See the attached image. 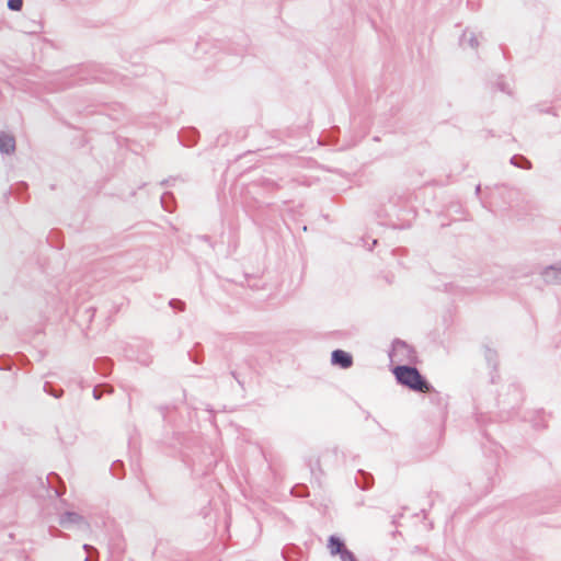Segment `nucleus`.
<instances>
[{
  "mask_svg": "<svg viewBox=\"0 0 561 561\" xmlns=\"http://www.w3.org/2000/svg\"><path fill=\"white\" fill-rule=\"evenodd\" d=\"M393 374L400 383L405 385L413 390L426 391L428 389L426 382L413 367L398 366L393 369Z\"/></svg>",
  "mask_w": 561,
  "mask_h": 561,
  "instance_id": "nucleus-1",
  "label": "nucleus"
},
{
  "mask_svg": "<svg viewBox=\"0 0 561 561\" xmlns=\"http://www.w3.org/2000/svg\"><path fill=\"white\" fill-rule=\"evenodd\" d=\"M328 547L331 554L340 553L342 561H355L354 556L348 550L344 549L343 542L339 538L334 536L330 537Z\"/></svg>",
  "mask_w": 561,
  "mask_h": 561,
  "instance_id": "nucleus-2",
  "label": "nucleus"
},
{
  "mask_svg": "<svg viewBox=\"0 0 561 561\" xmlns=\"http://www.w3.org/2000/svg\"><path fill=\"white\" fill-rule=\"evenodd\" d=\"M332 364L340 365L342 368H347L352 365V356L350 353H332Z\"/></svg>",
  "mask_w": 561,
  "mask_h": 561,
  "instance_id": "nucleus-3",
  "label": "nucleus"
},
{
  "mask_svg": "<svg viewBox=\"0 0 561 561\" xmlns=\"http://www.w3.org/2000/svg\"><path fill=\"white\" fill-rule=\"evenodd\" d=\"M15 148L14 138L8 135L0 137V150L7 153L13 151Z\"/></svg>",
  "mask_w": 561,
  "mask_h": 561,
  "instance_id": "nucleus-4",
  "label": "nucleus"
},
{
  "mask_svg": "<svg viewBox=\"0 0 561 561\" xmlns=\"http://www.w3.org/2000/svg\"><path fill=\"white\" fill-rule=\"evenodd\" d=\"M22 5H23V0H9L8 1V7L14 11H20L22 9Z\"/></svg>",
  "mask_w": 561,
  "mask_h": 561,
  "instance_id": "nucleus-5",
  "label": "nucleus"
},
{
  "mask_svg": "<svg viewBox=\"0 0 561 561\" xmlns=\"http://www.w3.org/2000/svg\"><path fill=\"white\" fill-rule=\"evenodd\" d=\"M405 347V344L403 342H396V344L393 345V348L394 351H398V350H401V348H404Z\"/></svg>",
  "mask_w": 561,
  "mask_h": 561,
  "instance_id": "nucleus-6",
  "label": "nucleus"
}]
</instances>
